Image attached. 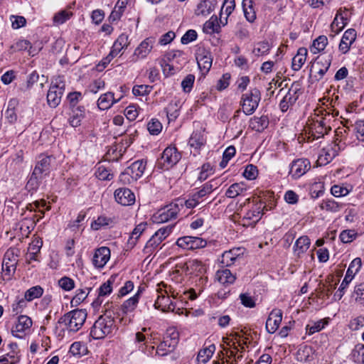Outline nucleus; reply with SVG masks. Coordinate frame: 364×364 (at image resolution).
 I'll use <instances>...</instances> for the list:
<instances>
[{
    "mask_svg": "<svg viewBox=\"0 0 364 364\" xmlns=\"http://www.w3.org/2000/svg\"><path fill=\"white\" fill-rule=\"evenodd\" d=\"M245 253L242 247H234L230 250L225 251L220 259V262L225 267H230L240 260Z\"/></svg>",
    "mask_w": 364,
    "mask_h": 364,
    "instance_id": "14",
    "label": "nucleus"
},
{
    "mask_svg": "<svg viewBox=\"0 0 364 364\" xmlns=\"http://www.w3.org/2000/svg\"><path fill=\"white\" fill-rule=\"evenodd\" d=\"M146 227V223H141L137 225L133 230L131 236L128 240V244L132 247H134L139 236L143 233Z\"/></svg>",
    "mask_w": 364,
    "mask_h": 364,
    "instance_id": "46",
    "label": "nucleus"
},
{
    "mask_svg": "<svg viewBox=\"0 0 364 364\" xmlns=\"http://www.w3.org/2000/svg\"><path fill=\"white\" fill-rule=\"evenodd\" d=\"M215 277L220 284L225 286H228L233 284L236 279L235 275H234L228 269H222L218 270L215 274Z\"/></svg>",
    "mask_w": 364,
    "mask_h": 364,
    "instance_id": "30",
    "label": "nucleus"
},
{
    "mask_svg": "<svg viewBox=\"0 0 364 364\" xmlns=\"http://www.w3.org/2000/svg\"><path fill=\"white\" fill-rule=\"evenodd\" d=\"M356 31L353 28L348 29L345 31L339 44V50L343 53H347L351 45L354 43L356 39Z\"/></svg>",
    "mask_w": 364,
    "mask_h": 364,
    "instance_id": "24",
    "label": "nucleus"
},
{
    "mask_svg": "<svg viewBox=\"0 0 364 364\" xmlns=\"http://www.w3.org/2000/svg\"><path fill=\"white\" fill-rule=\"evenodd\" d=\"M178 340V332L174 328H168L163 341L157 346L156 353L160 356L168 355L175 349Z\"/></svg>",
    "mask_w": 364,
    "mask_h": 364,
    "instance_id": "4",
    "label": "nucleus"
},
{
    "mask_svg": "<svg viewBox=\"0 0 364 364\" xmlns=\"http://www.w3.org/2000/svg\"><path fill=\"white\" fill-rule=\"evenodd\" d=\"M119 100H116L114 97V93L108 92L102 95L97 100V107L102 110H106L112 107V105L117 102Z\"/></svg>",
    "mask_w": 364,
    "mask_h": 364,
    "instance_id": "33",
    "label": "nucleus"
},
{
    "mask_svg": "<svg viewBox=\"0 0 364 364\" xmlns=\"http://www.w3.org/2000/svg\"><path fill=\"white\" fill-rule=\"evenodd\" d=\"M311 240L306 235H303L299 237L294 246V252L295 255L300 257L301 255L307 251L309 248Z\"/></svg>",
    "mask_w": 364,
    "mask_h": 364,
    "instance_id": "29",
    "label": "nucleus"
},
{
    "mask_svg": "<svg viewBox=\"0 0 364 364\" xmlns=\"http://www.w3.org/2000/svg\"><path fill=\"white\" fill-rule=\"evenodd\" d=\"M260 100L261 93L257 88H253L250 92L243 94L240 102L243 112L247 115L254 113Z\"/></svg>",
    "mask_w": 364,
    "mask_h": 364,
    "instance_id": "6",
    "label": "nucleus"
},
{
    "mask_svg": "<svg viewBox=\"0 0 364 364\" xmlns=\"http://www.w3.org/2000/svg\"><path fill=\"white\" fill-rule=\"evenodd\" d=\"M17 264V259L14 256L12 251L8 250L4 255L2 262L3 274L10 278L15 272Z\"/></svg>",
    "mask_w": 364,
    "mask_h": 364,
    "instance_id": "22",
    "label": "nucleus"
},
{
    "mask_svg": "<svg viewBox=\"0 0 364 364\" xmlns=\"http://www.w3.org/2000/svg\"><path fill=\"white\" fill-rule=\"evenodd\" d=\"M146 162L144 160H138L132 163L127 168V171L136 179V181L143 175L146 168Z\"/></svg>",
    "mask_w": 364,
    "mask_h": 364,
    "instance_id": "35",
    "label": "nucleus"
},
{
    "mask_svg": "<svg viewBox=\"0 0 364 364\" xmlns=\"http://www.w3.org/2000/svg\"><path fill=\"white\" fill-rule=\"evenodd\" d=\"M162 240L160 239L155 234L147 241L144 248V252L146 255H151L153 251L162 242Z\"/></svg>",
    "mask_w": 364,
    "mask_h": 364,
    "instance_id": "49",
    "label": "nucleus"
},
{
    "mask_svg": "<svg viewBox=\"0 0 364 364\" xmlns=\"http://www.w3.org/2000/svg\"><path fill=\"white\" fill-rule=\"evenodd\" d=\"M247 190L246 185L243 183H235L226 191L225 196L230 198H235L242 195Z\"/></svg>",
    "mask_w": 364,
    "mask_h": 364,
    "instance_id": "42",
    "label": "nucleus"
},
{
    "mask_svg": "<svg viewBox=\"0 0 364 364\" xmlns=\"http://www.w3.org/2000/svg\"><path fill=\"white\" fill-rule=\"evenodd\" d=\"M235 7V0H225L220 11V21L224 26L228 23V17L232 13Z\"/></svg>",
    "mask_w": 364,
    "mask_h": 364,
    "instance_id": "32",
    "label": "nucleus"
},
{
    "mask_svg": "<svg viewBox=\"0 0 364 364\" xmlns=\"http://www.w3.org/2000/svg\"><path fill=\"white\" fill-rule=\"evenodd\" d=\"M176 245L185 250H196L206 246V241L199 237L184 236L176 240Z\"/></svg>",
    "mask_w": 364,
    "mask_h": 364,
    "instance_id": "12",
    "label": "nucleus"
},
{
    "mask_svg": "<svg viewBox=\"0 0 364 364\" xmlns=\"http://www.w3.org/2000/svg\"><path fill=\"white\" fill-rule=\"evenodd\" d=\"M338 14H336V17L334 18L333 22L331 24V30L332 32L335 33L334 35L340 33L347 23V18L343 16L338 18Z\"/></svg>",
    "mask_w": 364,
    "mask_h": 364,
    "instance_id": "48",
    "label": "nucleus"
},
{
    "mask_svg": "<svg viewBox=\"0 0 364 364\" xmlns=\"http://www.w3.org/2000/svg\"><path fill=\"white\" fill-rule=\"evenodd\" d=\"M152 87L146 85H135L132 89V92L135 96H144L150 93Z\"/></svg>",
    "mask_w": 364,
    "mask_h": 364,
    "instance_id": "62",
    "label": "nucleus"
},
{
    "mask_svg": "<svg viewBox=\"0 0 364 364\" xmlns=\"http://www.w3.org/2000/svg\"><path fill=\"white\" fill-rule=\"evenodd\" d=\"M336 145L334 147H327L321 150L318 157V163L320 165H326L331 162L337 155Z\"/></svg>",
    "mask_w": 364,
    "mask_h": 364,
    "instance_id": "27",
    "label": "nucleus"
},
{
    "mask_svg": "<svg viewBox=\"0 0 364 364\" xmlns=\"http://www.w3.org/2000/svg\"><path fill=\"white\" fill-rule=\"evenodd\" d=\"M355 131L357 139L364 142V119L358 120L355 123Z\"/></svg>",
    "mask_w": 364,
    "mask_h": 364,
    "instance_id": "64",
    "label": "nucleus"
},
{
    "mask_svg": "<svg viewBox=\"0 0 364 364\" xmlns=\"http://www.w3.org/2000/svg\"><path fill=\"white\" fill-rule=\"evenodd\" d=\"M181 157V154L176 147L168 146L163 151L159 166L163 169L168 170L179 161Z\"/></svg>",
    "mask_w": 364,
    "mask_h": 364,
    "instance_id": "8",
    "label": "nucleus"
},
{
    "mask_svg": "<svg viewBox=\"0 0 364 364\" xmlns=\"http://www.w3.org/2000/svg\"><path fill=\"white\" fill-rule=\"evenodd\" d=\"M117 330V327L114 317L106 313L99 316L95 321L90 329V334L93 339H102Z\"/></svg>",
    "mask_w": 364,
    "mask_h": 364,
    "instance_id": "2",
    "label": "nucleus"
},
{
    "mask_svg": "<svg viewBox=\"0 0 364 364\" xmlns=\"http://www.w3.org/2000/svg\"><path fill=\"white\" fill-rule=\"evenodd\" d=\"M73 15V13L66 10H63L55 14L53 16V22L56 24H63L68 20Z\"/></svg>",
    "mask_w": 364,
    "mask_h": 364,
    "instance_id": "56",
    "label": "nucleus"
},
{
    "mask_svg": "<svg viewBox=\"0 0 364 364\" xmlns=\"http://www.w3.org/2000/svg\"><path fill=\"white\" fill-rule=\"evenodd\" d=\"M213 185L212 184V181L205 183L202 188L195 193L193 195L196 197V199L198 200L205 196L208 194H210L213 191Z\"/></svg>",
    "mask_w": 364,
    "mask_h": 364,
    "instance_id": "55",
    "label": "nucleus"
},
{
    "mask_svg": "<svg viewBox=\"0 0 364 364\" xmlns=\"http://www.w3.org/2000/svg\"><path fill=\"white\" fill-rule=\"evenodd\" d=\"M282 320V311L279 309H273L266 321V329L268 333H274L279 328Z\"/></svg>",
    "mask_w": 364,
    "mask_h": 364,
    "instance_id": "20",
    "label": "nucleus"
},
{
    "mask_svg": "<svg viewBox=\"0 0 364 364\" xmlns=\"http://www.w3.org/2000/svg\"><path fill=\"white\" fill-rule=\"evenodd\" d=\"M242 6L245 18L249 22L253 23L256 19L253 0H242Z\"/></svg>",
    "mask_w": 364,
    "mask_h": 364,
    "instance_id": "37",
    "label": "nucleus"
},
{
    "mask_svg": "<svg viewBox=\"0 0 364 364\" xmlns=\"http://www.w3.org/2000/svg\"><path fill=\"white\" fill-rule=\"evenodd\" d=\"M159 293L158 298L154 303L156 309H161L162 311H173L175 306L168 296L165 295L161 288L157 289Z\"/></svg>",
    "mask_w": 364,
    "mask_h": 364,
    "instance_id": "25",
    "label": "nucleus"
},
{
    "mask_svg": "<svg viewBox=\"0 0 364 364\" xmlns=\"http://www.w3.org/2000/svg\"><path fill=\"white\" fill-rule=\"evenodd\" d=\"M147 129L152 135L159 134L162 129L161 123L156 119H152L147 124Z\"/></svg>",
    "mask_w": 364,
    "mask_h": 364,
    "instance_id": "57",
    "label": "nucleus"
},
{
    "mask_svg": "<svg viewBox=\"0 0 364 364\" xmlns=\"http://www.w3.org/2000/svg\"><path fill=\"white\" fill-rule=\"evenodd\" d=\"M215 350V346L214 344H211L208 347L201 349L197 356V360L199 364H205L210 358L212 357L213 353Z\"/></svg>",
    "mask_w": 364,
    "mask_h": 364,
    "instance_id": "43",
    "label": "nucleus"
},
{
    "mask_svg": "<svg viewBox=\"0 0 364 364\" xmlns=\"http://www.w3.org/2000/svg\"><path fill=\"white\" fill-rule=\"evenodd\" d=\"M312 135L314 138L318 139L323 137L325 134H327L328 131L331 130V127L326 125L323 119L317 120L314 124V127L311 128Z\"/></svg>",
    "mask_w": 364,
    "mask_h": 364,
    "instance_id": "39",
    "label": "nucleus"
},
{
    "mask_svg": "<svg viewBox=\"0 0 364 364\" xmlns=\"http://www.w3.org/2000/svg\"><path fill=\"white\" fill-rule=\"evenodd\" d=\"M204 29L207 32H212V33L218 32V31L220 29V26L218 23L217 16H215V18H213V16H212L209 21H206L204 25Z\"/></svg>",
    "mask_w": 364,
    "mask_h": 364,
    "instance_id": "61",
    "label": "nucleus"
},
{
    "mask_svg": "<svg viewBox=\"0 0 364 364\" xmlns=\"http://www.w3.org/2000/svg\"><path fill=\"white\" fill-rule=\"evenodd\" d=\"M85 309H75L70 311L58 320V323L64 324L69 331L77 332L84 324L87 318Z\"/></svg>",
    "mask_w": 364,
    "mask_h": 364,
    "instance_id": "3",
    "label": "nucleus"
},
{
    "mask_svg": "<svg viewBox=\"0 0 364 364\" xmlns=\"http://www.w3.org/2000/svg\"><path fill=\"white\" fill-rule=\"evenodd\" d=\"M269 118L266 115L261 117L255 116L250 121V127L256 132H261L264 131L269 125Z\"/></svg>",
    "mask_w": 364,
    "mask_h": 364,
    "instance_id": "28",
    "label": "nucleus"
},
{
    "mask_svg": "<svg viewBox=\"0 0 364 364\" xmlns=\"http://www.w3.org/2000/svg\"><path fill=\"white\" fill-rule=\"evenodd\" d=\"M114 278L111 277L106 282L103 283L99 289V296H107L112 291V284L114 283Z\"/></svg>",
    "mask_w": 364,
    "mask_h": 364,
    "instance_id": "53",
    "label": "nucleus"
},
{
    "mask_svg": "<svg viewBox=\"0 0 364 364\" xmlns=\"http://www.w3.org/2000/svg\"><path fill=\"white\" fill-rule=\"evenodd\" d=\"M344 205H345L343 203L336 201L333 198H326L323 200L319 204V208L321 210L326 212L338 213L344 207Z\"/></svg>",
    "mask_w": 364,
    "mask_h": 364,
    "instance_id": "26",
    "label": "nucleus"
},
{
    "mask_svg": "<svg viewBox=\"0 0 364 364\" xmlns=\"http://www.w3.org/2000/svg\"><path fill=\"white\" fill-rule=\"evenodd\" d=\"M139 292L138 291L134 296L124 301L121 305L120 310L124 314L132 312L139 303Z\"/></svg>",
    "mask_w": 364,
    "mask_h": 364,
    "instance_id": "41",
    "label": "nucleus"
},
{
    "mask_svg": "<svg viewBox=\"0 0 364 364\" xmlns=\"http://www.w3.org/2000/svg\"><path fill=\"white\" fill-rule=\"evenodd\" d=\"M205 143L206 137L205 136L203 132L201 131L193 132L188 141L189 145L196 149H200L205 144Z\"/></svg>",
    "mask_w": 364,
    "mask_h": 364,
    "instance_id": "34",
    "label": "nucleus"
},
{
    "mask_svg": "<svg viewBox=\"0 0 364 364\" xmlns=\"http://www.w3.org/2000/svg\"><path fill=\"white\" fill-rule=\"evenodd\" d=\"M296 358L301 363H308L314 359L312 348L308 346L300 348L296 352Z\"/></svg>",
    "mask_w": 364,
    "mask_h": 364,
    "instance_id": "38",
    "label": "nucleus"
},
{
    "mask_svg": "<svg viewBox=\"0 0 364 364\" xmlns=\"http://www.w3.org/2000/svg\"><path fill=\"white\" fill-rule=\"evenodd\" d=\"M85 117V107L79 106L75 109H73L72 114L69 119L70 124L73 127L80 125L82 119Z\"/></svg>",
    "mask_w": 364,
    "mask_h": 364,
    "instance_id": "40",
    "label": "nucleus"
},
{
    "mask_svg": "<svg viewBox=\"0 0 364 364\" xmlns=\"http://www.w3.org/2000/svg\"><path fill=\"white\" fill-rule=\"evenodd\" d=\"M111 222L112 220L109 218L103 215L99 216L97 220L92 223L91 228L95 230H98L101 228L109 225Z\"/></svg>",
    "mask_w": 364,
    "mask_h": 364,
    "instance_id": "54",
    "label": "nucleus"
},
{
    "mask_svg": "<svg viewBox=\"0 0 364 364\" xmlns=\"http://www.w3.org/2000/svg\"><path fill=\"white\" fill-rule=\"evenodd\" d=\"M270 48L271 46L268 41H261L255 45L253 49V53L258 56L263 55L268 53L269 50H270Z\"/></svg>",
    "mask_w": 364,
    "mask_h": 364,
    "instance_id": "51",
    "label": "nucleus"
},
{
    "mask_svg": "<svg viewBox=\"0 0 364 364\" xmlns=\"http://www.w3.org/2000/svg\"><path fill=\"white\" fill-rule=\"evenodd\" d=\"M58 285L65 291H70L75 288V282L68 277H63L58 280Z\"/></svg>",
    "mask_w": 364,
    "mask_h": 364,
    "instance_id": "59",
    "label": "nucleus"
},
{
    "mask_svg": "<svg viewBox=\"0 0 364 364\" xmlns=\"http://www.w3.org/2000/svg\"><path fill=\"white\" fill-rule=\"evenodd\" d=\"M116 201L122 205H131L135 202V196L129 188H117L114 193Z\"/></svg>",
    "mask_w": 364,
    "mask_h": 364,
    "instance_id": "18",
    "label": "nucleus"
},
{
    "mask_svg": "<svg viewBox=\"0 0 364 364\" xmlns=\"http://www.w3.org/2000/svg\"><path fill=\"white\" fill-rule=\"evenodd\" d=\"M33 325L31 318L26 315H21L11 329V333L14 337L22 338L30 332Z\"/></svg>",
    "mask_w": 364,
    "mask_h": 364,
    "instance_id": "11",
    "label": "nucleus"
},
{
    "mask_svg": "<svg viewBox=\"0 0 364 364\" xmlns=\"http://www.w3.org/2000/svg\"><path fill=\"white\" fill-rule=\"evenodd\" d=\"M43 294V289L39 286H34L28 289L24 294V298L27 301H31L35 299L40 298Z\"/></svg>",
    "mask_w": 364,
    "mask_h": 364,
    "instance_id": "47",
    "label": "nucleus"
},
{
    "mask_svg": "<svg viewBox=\"0 0 364 364\" xmlns=\"http://www.w3.org/2000/svg\"><path fill=\"white\" fill-rule=\"evenodd\" d=\"M55 164V158L53 155L41 154L27 182L26 188L36 190L43 178L49 175Z\"/></svg>",
    "mask_w": 364,
    "mask_h": 364,
    "instance_id": "1",
    "label": "nucleus"
},
{
    "mask_svg": "<svg viewBox=\"0 0 364 364\" xmlns=\"http://www.w3.org/2000/svg\"><path fill=\"white\" fill-rule=\"evenodd\" d=\"M299 91V89L296 86H294V85H291L288 92L280 102L279 107L282 112H287L289 107L292 106L296 102L299 97V95L297 94Z\"/></svg>",
    "mask_w": 364,
    "mask_h": 364,
    "instance_id": "23",
    "label": "nucleus"
},
{
    "mask_svg": "<svg viewBox=\"0 0 364 364\" xmlns=\"http://www.w3.org/2000/svg\"><path fill=\"white\" fill-rule=\"evenodd\" d=\"M357 233L353 230H345L340 234V239L343 243H348L355 239Z\"/></svg>",
    "mask_w": 364,
    "mask_h": 364,
    "instance_id": "63",
    "label": "nucleus"
},
{
    "mask_svg": "<svg viewBox=\"0 0 364 364\" xmlns=\"http://www.w3.org/2000/svg\"><path fill=\"white\" fill-rule=\"evenodd\" d=\"M182 271L186 275L198 276L205 272V267L201 261L191 259L181 266Z\"/></svg>",
    "mask_w": 364,
    "mask_h": 364,
    "instance_id": "16",
    "label": "nucleus"
},
{
    "mask_svg": "<svg viewBox=\"0 0 364 364\" xmlns=\"http://www.w3.org/2000/svg\"><path fill=\"white\" fill-rule=\"evenodd\" d=\"M65 89V84L60 80L58 84L50 86L47 94V102L50 107H56L61 101Z\"/></svg>",
    "mask_w": 364,
    "mask_h": 364,
    "instance_id": "13",
    "label": "nucleus"
},
{
    "mask_svg": "<svg viewBox=\"0 0 364 364\" xmlns=\"http://www.w3.org/2000/svg\"><path fill=\"white\" fill-rule=\"evenodd\" d=\"M350 359L355 364H364V344L358 343L355 346L350 354Z\"/></svg>",
    "mask_w": 364,
    "mask_h": 364,
    "instance_id": "44",
    "label": "nucleus"
},
{
    "mask_svg": "<svg viewBox=\"0 0 364 364\" xmlns=\"http://www.w3.org/2000/svg\"><path fill=\"white\" fill-rule=\"evenodd\" d=\"M155 42L154 37H148L141 41L134 52L133 56L136 58L135 60L146 58L153 48Z\"/></svg>",
    "mask_w": 364,
    "mask_h": 364,
    "instance_id": "17",
    "label": "nucleus"
},
{
    "mask_svg": "<svg viewBox=\"0 0 364 364\" xmlns=\"http://www.w3.org/2000/svg\"><path fill=\"white\" fill-rule=\"evenodd\" d=\"M307 53L306 48L301 47L298 49L296 55L292 58L291 68L294 70L298 71L302 68L306 60Z\"/></svg>",
    "mask_w": 364,
    "mask_h": 364,
    "instance_id": "31",
    "label": "nucleus"
},
{
    "mask_svg": "<svg viewBox=\"0 0 364 364\" xmlns=\"http://www.w3.org/2000/svg\"><path fill=\"white\" fill-rule=\"evenodd\" d=\"M265 205L260 200L255 203L252 208L241 219L242 225L246 227L254 226L260 220Z\"/></svg>",
    "mask_w": 364,
    "mask_h": 364,
    "instance_id": "9",
    "label": "nucleus"
},
{
    "mask_svg": "<svg viewBox=\"0 0 364 364\" xmlns=\"http://www.w3.org/2000/svg\"><path fill=\"white\" fill-rule=\"evenodd\" d=\"M213 173V166L209 163H205L201 166V170L198 176V180L203 181Z\"/></svg>",
    "mask_w": 364,
    "mask_h": 364,
    "instance_id": "58",
    "label": "nucleus"
},
{
    "mask_svg": "<svg viewBox=\"0 0 364 364\" xmlns=\"http://www.w3.org/2000/svg\"><path fill=\"white\" fill-rule=\"evenodd\" d=\"M311 168L310 161L306 159H298L293 161L291 165L289 174L294 179L300 178Z\"/></svg>",
    "mask_w": 364,
    "mask_h": 364,
    "instance_id": "15",
    "label": "nucleus"
},
{
    "mask_svg": "<svg viewBox=\"0 0 364 364\" xmlns=\"http://www.w3.org/2000/svg\"><path fill=\"white\" fill-rule=\"evenodd\" d=\"M331 64V57L328 58L318 56L311 68V74L316 80L318 81L323 78V75L328 70Z\"/></svg>",
    "mask_w": 364,
    "mask_h": 364,
    "instance_id": "10",
    "label": "nucleus"
},
{
    "mask_svg": "<svg viewBox=\"0 0 364 364\" xmlns=\"http://www.w3.org/2000/svg\"><path fill=\"white\" fill-rule=\"evenodd\" d=\"M179 205L183 207V200L177 199L164 208L159 210L154 215L153 220L157 223H166L172 219H176L179 212Z\"/></svg>",
    "mask_w": 364,
    "mask_h": 364,
    "instance_id": "5",
    "label": "nucleus"
},
{
    "mask_svg": "<svg viewBox=\"0 0 364 364\" xmlns=\"http://www.w3.org/2000/svg\"><path fill=\"white\" fill-rule=\"evenodd\" d=\"M328 44V38L326 36H319L316 38L311 46V51L316 54L325 49Z\"/></svg>",
    "mask_w": 364,
    "mask_h": 364,
    "instance_id": "45",
    "label": "nucleus"
},
{
    "mask_svg": "<svg viewBox=\"0 0 364 364\" xmlns=\"http://www.w3.org/2000/svg\"><path fill=\"white\" fill-rule=\"evenodd\" d=\"M110 258V250L107 247L97 248L92 258V264L97 268H102Z\"/></svg>",
    "mask_w": 364,
    "mask_h": 364,
    "instance_id": "21",
    "label": "nucleus"
},
{
    "mask_svg": "<svg viewBox=\"0 0 364 364\" xmlns=\"http://www.w3.org/2000/svg\"><path fill=\"white\" fill-rule=\"evenodd\" d=\"M195 81V76L192 74H188L181 82V87L185 92H190L192 90Z\"/></svg>",
    "mask_w": 364,
    "mask_h": 364,
    "instance_id": "60",
    "label": "nucleus"
},
{
    "mask_svg": "<svg viewBox=\"0 0 364 364\" xmlns=\"http://www.w3.org/2000/svg\"><path fill=\"white\" fill-rule=\"evenodd\" d=\"M214 8V0H203L198 4L195 14L197 16H207L213 11Z\"/></svg>",
    "mask_w": 364,
    "mask_h": 364,
    "instance_id": "36",
    "label": "nucleus"
},
{
    "mask_svg": "<svg viewBox=\"0 0 364 364\" xmlns=\"http://www.w3.org/2000/svg\"><path fill=\"white\" fill-rule=\"evenodd\" d=\"M362 266V261L360 257L355 258L350 264L346 276L344 279H343L341 284L338 289V291L334 294V297L337 299L338 300H340L343 294H344V289L348 287L349 283L352 281L353 278L354 277L355 274L358 272Z\"/></svg>",
    "mask_w": 364,
    "mask_h": 364,
    "instance_id": "7",
    "label": "nucleus"
},
{
    "mask_svg": "<svg viewBox=\"0 0 364 364\" xmlns=\"http://www.w3.org/2000/svg\"><path fill=\"white\" fill-rule=\"evenodd\" d=\"M96 177L102 181H110L113 178V173L111 171L103 165H100L95 172Z\"/></svg>",
    "mask_w": 364,
    "mask_h": 364,
    "instance_id": "50",
    "label": "nucleus"
},
{
    "mask_svg": "<svg viewBox=\"0 0 364 364\" xmlns=\"http://www.w3.org/2000/svg\"><path fill=\"white\" fill-rule=\"evenodd\" d=\"M196 60L198 68L201 70H205V73H208L213 63L211 53L205 48L199 49L196 53Z\"/></svg>",
    "mask_w": 364,
    "mask_h": 364,
    "instance_id": "19",
    "label": "nucleus"
},
{
    "mask_svg": "<svg viewBox=\"0 0 364 364\" xmlns=\"http://www.w3.org/2000/svg\"><path fill=\"white\" fill-rule=\"evenodd\" d=\"M87 291L84 289H77L76 291V294L71 300L72 306H77L81 304L88 296L90 291L91 289H87Z\"/></svg>",
    "mask_w": 364,
    "mask_h": 364,
    "instance_id": "52",
    "label": "nucleus"
}]
</instances>
